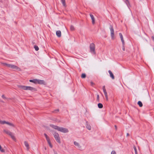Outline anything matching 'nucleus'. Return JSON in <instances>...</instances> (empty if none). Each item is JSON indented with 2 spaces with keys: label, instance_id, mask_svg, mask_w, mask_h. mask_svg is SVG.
Masks as SVG:
<instances>
[{
  "label": "nucleus",
  "instance_id": "nucleus-1",
  "mask_svg": "<svg viewBox=\"0 0 154 154\" xmlns=\"http://www.w3.org/2000/svg\"><path fill=\"white\" fill-rule=\"evenodd\" d=\"M50 126L53 128L63 133H66L69 132L68 130L66 128L60 127L53 125H50Z\"/></svg>",
  "mask_w": 154,
  "mask_h": 154
},
{
  "label": "nucleus",
  "instance_id": "nucleus-2",
  "mask_svg": "<svg viewBox=\"0 0 154 154\" xmlns=\"http://www.w3.org/2000/svg\"><path fill=\"white\" fill-rule=\"evenodd\" d=\"M17 87L20 89L24 90H29L32 91H36V89L30 86H27L22 85H17Z\"/></svg>",
  "mask_w": 154,
  "mask_h": 154
},
{
  "label": "nucleus",
  "instance_id": "nucleus-3",
  "mask_svg": "<svg viewBox=\"0 0 154 154\" xmlns=\"http://www.w3.org/2000/svg\"><path fill=\"white\" fill-rule=\"evenodd\" d=\"M29 81L30 82H33L35 84H38L40 85L45 84V82L43 80L35 79L32 80H30Z\"/></svg>",
  "mask_w": 154,
  "mask_h": 154
},
{
  "label": "nucleus",
  "instance_id": "nucleus-4",
  "mask_svg": "<svg viewBox=\"0 0 154 154\" xmlns=\"http://www.w3.org/2000/svg\"><path fill=\"white\" fill-rule=\"evenodd\" d=\"M5 65L8 67L14 70H16L18 71L21 70V69L20 68L14 65L8 64L7 63H5Z\"/></svg>",
  "mask_w": 154,
  "mask_h": 154
},
{
  "label": "nucleus",
  "instance_id": "nucleus-5",
  "mask_svg": "<svg viewBox=\"0 0 154 154\" xmlns=\"http://www.w3.org/2000/svg\"><path fill=\"white\" fill-rule=\"evenodd\" d=\"M54 137L56 140L59 143H61L60 139L59 137V134L56 132H54L53 134Z\"/></svg>",
  "mask_w": 154,
  "mask_h": 154
},
{
  "label": "nucleus",
  "instance_id": "nucleus-6",
  "mask_svg": "<svg viewBox=\"0 0 154 154\" xmlns=\"http://www.w3.org/2000/svg\"><path fill=\"white\" fill-rule=\"evenodd\" d=\"M90 48L91 52L92 53V54H95V45L93 43L91 44L90 46Z\"/></svg>",
  "mask_w": 154,
  "mask_h": 154
},
{
  "label": "nucleus",
  "instance_id": "nucleus-7",
  "mask_svg": "<svg viewBox=\"0 0 154 154\" xmlns=\"http://www.w3.org/2000/svg\"><path fill=\"white\" fill-rule=\"evenodd\" d=\"M74 144L75 146H76L80 150L82 151L84 149V148L78 142L76 141L74 142Z\"/></svg>",
  "mask_w": 154,
  "mask_h": 154
},
{
  "label": "nucleus",
  "instance_id": "nucleus-8",
  "mask_svg": "<svg viewBox=\"0 0 154 154\" xmlns=\"http://www.w3.org/2000/svg\"><path fill=\"white\" fill-rule=\"evenodd\" d=\"M110 29L111 32V36L112 38V39H114V31L113 27L111 25L110 26Z\"/></svg>",
  "mask_w": 154,
  "mask_h": 154
},
{
  "label": "nucleus",
  "instance_id": "nucleus-9",
  "mask_svg": "<svg viewBox=\"0 0 154 154\" xmlns=\"http://www.w3.org/2000/svg\"><path fill=\"white\" fill-rule=\"evenodd\" d=\"M119 35L120 37V38H121V41L122 42V45H125L124 41L123 39V35H122V34L121 33H119Z\"/></svg>",
  "mask_w": 154,
  "mask_h": 154
},
{
  "label": "nucleus",
  "instance_id": "nucleus-10",
  "mask_svg": "<svg viewBox=\"0 0 154 154\" xmlns=\"http://www.w3.org/2000/svg\"><path fill=\"white\" fill-rule=\"evenodd\" d=\"M5 124L8 125H9L10 126H12L13 127H15V125L12 123L9 122H6L5 121H4V124Z\"/></svg>",
  "mask_w": 154,
  "mask_h": 154
},
{
  "label": "nucleus",
  "instance_id": "nucleus-11",
  "mask_svg": "<svg viewBox=\"0 0 154 154\" xmlns=\"http://www.w3.org/2000/svg\"><path fill=\"white\" fill-rule=\"evenodd\" d=\"M108 72L109 74L110 77L112 78V79H114V76L113 74L112 73V72L110 70H109Z\"/></svg>",
  "mask_w": 154,
  "mask_h": 154
},
{
  "label": "nucleus",
  "instance_id": "nucleus-12",
  "mask_svg": "<svg viewBox=\"0 0 154 154\" xmlns=\"http://www.w3.org/2000/svg\"><path fill=\"white\" fill-rule=\"evenodd\" d=\"M90 17L92 20V23L93 24H94L95 23V19L93 15L91 14H90Z\"/></svg>",
  "mask_w": 154,
  "mask_h": 154
},
{
  "label": "nucleus",
  "instance_id": "nucleus-13",
  "mask_svg": "<svg viewBox=\"0 0 154 154\" xmlns=\"http://www.w3.org/2000/svg\"><path fill=\"white\" fill-rule=\"evenodd\" d=\"M56 34L57 37H60L61 36V32L60 30L56 31Z\"/></svg>",
  "mask_w": 154,
  "mask_h": 154
},
{
  "label": "nucleus",
  "instance_id": "nucleus-14",
  "mask_svg": "<svg viewBox=\"0 0 154 154\" xmlns=\"http://www.w3.org/2000/svg\"><path fill=\"white\" fill-rule=\"evenodd\" d=\"M86 128L89 130H90L91 129V127L90 125H89L88 122H86Z\"/></svg>",
  "mask_w": 154,
  "mask_h": 154
},
{
  "label": "nucleus",
  "instance_id": "nucleus-15",
  "mask_svg": "<svg viewBox=\"0 0 154 154\" xmlns=\"http://www.w3.org/2000/svg\"><path fill=\"white\" fill-rule=\"evenodd\" d=\"M24 145L26 147L27 150H29V145L27 141H25L24 142Z\"/></svg>",
  "mask_w": 154,
  "mask_h": 154
},
{
  "label": "nucleus",
  "instance_id": "nucleus-16",
  "mask_svg": "<svg viewBox=\"0 0 154 154\" xmlns=\"http://www.w3.org/2000/svg\"><path fill=\"white\" fill-rule=\"evenodd\" d=\"M47 141L48 143V144L49 146H50L51 148H52V146L51 143V142H50V138L48 139H47Z\"/></svg>",
  "mask_w": 154,
  "mask_h": 154
},
{
  "label": "nucleus",
  "instance_id": "nucleus-17",
  "mask_svg": "<svg viewBox=\"0 0 154 154\" xmlns=\"http://www.w3.org/2000/svg\"><path fill=\"white\" fill-rule=\"evenodd\" d=\"M11 137L13 140H14L15 141H16V137H15V136H14V134H13V135L11 136Z\"/></svg>",
  "mask_w": 154,
  "mask_h": 154
},
{
  "label": "nucleus",
  "instance_id": "nucleus-18",
  "mask_svg": "<svg viewBox=\"0 0 154 154\" xmlns=\"http://www.w3.org/2000/svg\"><path fill=\"white\" fill-rule=\"evenodd\" d=\"M3 131L6 134H7L8 135L9 134V133H10V132H11L10 131L7 130H6V129H4L3 130Z\"/></svg>",
  "mask_w": 154,
  "mask_h": 154
},
{
  "label": "nucleus",
  "instance_id": "nucleus-19",
  "mask_svg": "<svg viewBox=\"0 0 154 154\" xmlns=\"http://www.w3.org/2000/svg\"><path fill=\"white\" fill-rule=\"evenodd\" d=\"M98 106L99 108H102L103 107V105L102 103H99L98 104Z\"/></svg>",
  "mask_w": 154,
  "mask_h": 154
},
{
  "label": "nucleus",
  "instance_id": "nucleus-20",
  "mask_svg": "<svg viewBox=\"0 0 154 154\" xmlns=\"http://www.w3.org/2000/svg\"><path fill=\"white\" fill-rule=\"evenodd\" d=\"M137 103L139 105V106L140 107H142L143 106V104L140 101H139Z\"/></svg>",
  "mask_w": 154,
  "mask_h": 154
},
{
  "label": "nucleus",
  "instance_id": "nucleus-21",
  "mask_svg": "<svg viewBox=\"0 0 154 154\" xmlns=\"http://www.w3.org/2000/svg\"><path fill=\"white\" fill-rule=\"evenodd\" d=\"M61 2L64 6H66V5L65 3V0H61Z\"/></svg>",
  "mask_w": 154,
  "mask_h": 154
},
{
  "label": "nucleus",
  "instance_id": "nucleus-22",
  "mask_svg": "<svg viewBox=\"0 0 154 154\" xmlns=\"http://www.w3.org/2000/svg\"><path fill=\"white\" fill-rule=\"evenodd\" d=\"M70 29L71 31H73L75 29L74 26L72 25H71L70 27Z\"/></svg>",
  "mask_w": 154,
  "mask_h": 154
},
{
  "label": "nucleus",
  "instance_id": "nucleus-23",
  "mask_svg": "<svg viewBox=\"0 0 154 154\" xmlns=\"http://www.w3.org/2000/svg\"><path fill=\"white\" fill-rule=\"evenodd\" d=\"M34 48L36 51H38L39 50L38 47L36 45H35Z\"/></svg>",
  "mask_w": 154,
  "mask_h": 154
},
{
  "label": "nucleus",
  "instance_id": "nucleus-24",
  "mask_svg": "<svg viewBox=\"0 0 154 154\" xmlns=\"http://www.w3.org/2000/svg\"><path fill=\"white\" fill-rule=\"evenodd\" d=\"M86 77V75L85 73H83L81 75V77L82 78H85Z\"/></svg>",
  "mask_w": 154,
  "mask_h": 154
},
{
  "label": "nucleus",
  "instance_id": "nucleus-25",
  "mask_svg": "<svg viewBox=\"0 0 154 154\" xmlns=\"http://www.w3.org/2000/svg\"><path fill=\"white\" fill-rule=\"evenodd\" d=\"M103 91L104 93L106 92V88H105V86H103Z\"/></svg>",
  "mask_w": 154,
  "mask_h": 154
},
{
  "label": "nucleus",
  "instance_id": "nucleus-26",
  "mask_svg": "<svg viewBox=\"0 0 154 154\" xmlns=\"http://www.w3.org/2000/svg\"><path fill=\"white\" fill-rule=\"evenodd\" d=\"M46 138V140H47V139H49V138L48 137V136H47V135L46 134H44Z\"/></svg>",
  "mask_w": 154,
  "mask_h": 154
},
{
  "label": "nucleus",
  "instance_id": "nucleus-27",
  "mask_svg": "<svg viewBox=\"0 0 154 154\" xmlns=\"http://www.w3.org/2000/svg\"><path fill=\"white\" fill-rule=\"evenodd\" d=\"M0 150L2 152H5V150L3 149L2 148L1 146H0Z\"/></svg>",
  "mask_w": 154,
  "mask_h": 154
},
{
  "label": "nucleus",
  "instance_id": "nucleus-28",
  "mask_svg": "<svg viewBox=\"0 0 154 154\" xmlns=\"http://www.w3.org/2000/svg\"><path fill=\"white\" fill-rule=\"evenodd\" d=\"M134 148L135 151V154H137V151L136 147L135 146H134Z\"/></svg>",
  "mask_w": 154,
  "mask_h": 154
},
{
  "label": "nucleus",
  "instance_id": "nucleus-29",
  "mask_svg": "<svg viewBox=\"0 0 154 154\" xmlns=\"http://www.w3.org/2000/svg\"><path fill=\"white\" fill-rule=\"evenodd\" d=\"M99 96L98 94H97V100L98 101H99Z\"/></svg>",
  "mask_w": 154,
  "mask_h": 154
},
{
  "label": "nucleus",
  "instance_id": "nucleus-30",
  "mask_svg": "<svg viewBox=\"0 0 154 154\" xmlns=\"http://www.w3.org/2000/svg\"><path fill=\"white\" fill-rule=\"evenodd\" d=\"M111 154H116V152L114 151L113 150L112 151Z\"/></svg>",
  "mask_w": 154,
  "mask_h": 154
},
{
  "label": "nucleus",
  "instance_id": "nucleus-31",
  "mask_svg": "<svg viewBox=\"0 0 154 154\" xmlns=\"http://www.w3.org/2000/svg\"><path fill=\"white\" fill-rule=\"evenodd\" d=\"M14 134L12 133L11 132H10L9 134H8V135H9L10 137L13 135Z\"/></svg>",
  "mask_w": 154,
  "mask_h": 154
},
{
  "label": "nucleus",
  "instance_id": "nucleus-32",
  "mask_svg": "<svg viewBox=\"0 0 154 154\" xmlns=\"http://www.w3.org/2000/svg\"><path fill=\"white\" fill-rule=\"evenodd\" d=\"M4 121H1L0 120V124H4Z\"/></svg>",
  "mask_w": 154,
  "mask_h": 154
},
{
  "label": "nucleus",
  "instance_id": "nucleus-33",
  "mask_svg": "<svg viewBox=\"0 0 154 154\" xmlns=\"http://www.w3.org/2000/svg\"><path fill=\"white\" fill-rule=\"evenodd\" d=\"M2 98H4V99H5L6 98L5 97V95H2Z\"/></svg>",
  "mask_w": 154,
  "mask_h": 154
},
{
  "label": "nucleus",
  "instance_id": "nucleus-34",
  "mask_svg": "<svg viewBox=\"0 0 154 154\" xmlns=\"http://www.w3.org/2000/svg\"><path fill=\"white\" fill-rule=\"evenodd\" d=\"M123 45L122 50L123 51H125V48L124 47V45Z\"/></svg>",
  "mask_w": 154,
  "mask_h": 154
},
{
  "label": "nucleus",
  "instance_id": "nucleus-35",
  "mask_svg": "<svg viewBox=\"0 0 154 154\" xmlns=\"http://www.w3.org/2000/svg\"><path fill=\"white\" fill-rule=\"evenodd\" d=\"M125 3L127 4L129 3V1L128 0H125Z\"/></svg>",
  "mask_w": 154,
  "mask_h": 154
},
{
  "label": "nucleus",
  "instance_id": "nucleus-36",
  "mask_svg": "<svg viewBox=\"0 0 154 154\" xmlns=\"http://www.w3.org/2000/svg\"><path fill=\"white\" fill-rule=\"evenodd\" d=\"M59 111V110L58 109H57L55 110L54 112H58Z\"/></svg>",
  "mask_w": 154,
  "mask_h": 154
},
{
  "label": "nucleus",
  "instance_id": "nucleus-37",
  "mask_svg": "<svg viewBox=\"0 0 154 154\" xmlns=\"http://www.w3.org/2000/svg\"><path fill=\"white\" fill-rule=\"evenodd\" d=\"M104 94H105V96H106H106L107 95V92H104Z\"/></svg>",
  "mask_w": 154,
  "mask_h": 154
},
{
  "label": "nucleus",
  "instance_id": "nucleus-38",
  "mask_svg": "<svg viewBox=\"0 0 154 154\" xmlns=\"http://www.w3.org/2000/svg\"><path fill=\"white\" fill-rule=\"evenodd\" d=\"M91 85H92V86H93V85H94V83L93 82H91Z\"/></svg>",
  "mask_w": 154,
  "mask_h": 154
},
{
  "label": "nucleus",
  "instance_id": "nucleus-39",
  "mask_svg": "<svg viewBox=\"0 0 154 154\" xmlns=\"http://www.w3.org/2000/svg\"><path fill=\"white\" fill-rule=\"evenodd\" d=\"M106 98V100H108V96L107 95L106 96H106H105Z\"/></svg>",
  "mask_w": 154,
  "mask_h": 154
},
{
  "label": "nucleus",
  "instance_id": "nucleus-40",
  "mask_svg": "<svg viewBox=\"0 0 154 154\" xmlns=\"http://www.w3.org/2000/svg\"><path fill=\"white\" fill-rule=\"evenodd\" d=\"M129 136V133H127V136Z\"/></svg>",
  "mask_w": 154,
  "mask_h": 154
},
{
  "label": "nucleus",
  "instance_id": "nucleus-41",
  "mask_svg": "<svg viewBox=\"0 0 154 154\" xmlns=\"http://www.w3.org/2000/svg\"><path fill=\"white\" fill-rule=\"evenodd\" d=\"M152 39L154 41V37L153 36H152Z\"/></svg>",
  "mask_w": 154,
  "mask_h": 154
},
{
  "label": "nucleus",
  "instance_id": "nucleus-42",
  "mask_svg": "<svg viewBox=\"0 0 154 154\" xmlns=\"http://www.w3.org/2000/svg\"><path fill=\"white\" fill-rule=\"evenodd\" d=\"M54 154H57V153L56 152H54Z\"/></svg>",
  "mask_w": 154,
  "mask_h": 154
},
{
  "label": "nucleus",
  "instance_id": "nucleus-43",
  "mask_svg": "<svg viewBox=\"0 0 154 154\" xmlns=\"http://www.w3.org/2000/svg\"><path fill=\"white\" fill-rule=\"evenodd\" d=\"M45 150H46V147H45Z\"/></svg>",
  "mask_w": 154,
  "mask_h": 154
},
{
  "label": "nucleus",
  "instance_id": "nucleus-44",
  "mask_svg": "<svg viewBox=\"0 0 154 154\" xmlns=\"http://www.w3.org/2000/svg\"><path fill=\"white\" fill-rule=\"evenodd\" d=\"M115 128H116H116H117V127L116 126V125H115Z\"/></svg>",
  "mask_w": 154,
  "mask_h": 154
},
{
  "label": "nucleus",
  "instance_id": "nucleus-45",
  "mask_svg": "<svg viewBox=\"0 0 154 154\" xmlns=\"http://www.w3.org/2000/svg\"><path fill=\"white\" fill-rule=\"evenodd\" d=\"M1 102H3V101H1Z\"/></svg>",
  "mask_w": 154,
  "mask_h": 154
},
{
  "label": "nucleus",
  "instance_id": "nucleus-46",
  "mask_svg": "<svg viewBox=\"0 0 154 154\" xmlns=\"http://www.w3.org/2000/svg\"><path fill=\"white\" fill-rule=\"evenodd\" d=\"M0 146H1V145H0Z\"/></svg>",
  "mask_w": 154,
  "mask_h": 154
}]
</instances>
